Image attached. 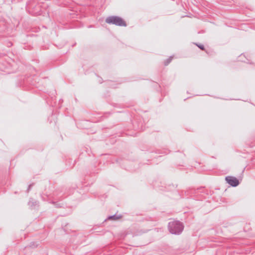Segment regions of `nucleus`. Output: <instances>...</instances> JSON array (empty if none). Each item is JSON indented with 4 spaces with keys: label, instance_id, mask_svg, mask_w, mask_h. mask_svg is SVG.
Instances as JSON below:
<instances>
[{
    "label": "nucleus",
    "instance_id": "nucleus-9",
    "mask_svg": "<svg viewBox=\"0 0 255 255\" xmlns=\"http://www.w3.org/2000/svg\"><path fill=\"white\" fill-rule=\"evenodd\" d=\"M196 46H198L200 49L202 50H205L204 46L201 44H196Z\"/></svg>",
    "mask_w": 255,
    "mask_h": 255
},
{
    "label": "nucleus",
    "instance_id": "nucleus-10",
    "mask_svg": "<svg viewBox=\"0 0 255 255\" xmlns=\"http://www.w3.org/2000/svg\"><path fill=\"white\" fill-rule=\"evenodd\" d=\"M33 185V184H31L28 186V188L27 189V192H29L30 190V189Z\"/></svg>",
    "mask_w": 255,
    "mask_h": 255
},
{
    "label": "nucleus",
    "instance_id": "nucleus-4",
    "mask_svg": "<svg viewBox=\"0 0 255 255\" xmlns=\"http://www.w3.org/2000/svg\"><path fill=\"white\" fill-rule=\"evenodd\" d=\"M39 204L38 201L31 198L28 202V205L33 208H35L36 207H38Z\"/></svg>",
    "mask_w": 255,
    "mask_h": 255
},
{
    "label": "nucleus",
    "instance_id": "nucleus-5",
    "mask_svg": "<svg viewBox=\"0 0 255 255\" xmlns=\"http://www.w3.org/2000/svg\"><path fill=\"white\" fill-rule=\"evenodd\" d=\"M122 217V216L121 215H117V214H115L112 216H110L107 218V220H117L121 219Z\"/></svg>",
    "mask_w": 255,
    "mask_h": 255
},
{
    "label": "nucleus",
    "instance_id": "nucleus-2",
    "mask_svg": "<svg viewBox=\"0 0 255 255\" xmlns=\"http://www.w3.org/2000/svg\"><path fill=\"white\" fill-rule=\"evenodd\" d=\"M105 22L108 24H114L119 26L126 27L127 26L124 19L118 16H109L106 18Z\"/></svg>",
    "mask_w": 255,
    "mask_h": 255
},
{
    "label": "nucleus",
    "instance_id": "nucleus-3",
    "mask_svg": "<svg viewBox=\"0 0 255 255\" xmlns=\"http://www.w3.org/2000/svg\"><path fill=\"white\" fill-rule=\"evenodd\" d=\"M225 180L228 184L232 187H237L240 183L239 180L236 177L232 176H226Z\"/></svg>",
    "mask_w": 255,
    "mask_h": 255
},
{
    "label": "nucleus",
    "instance_id": "nucleus-11",
    "mask_svg": "<svg viewBox=\"0 0 255 255\" xmlns=\"http://www.w3.org/2000/svg\"><path fill=\"white\" fill-rule=\"evenodd\" d=\"M41 196L42 200L44 201H45L46 199L44 196H45V194H43V195L41 194ZM45 196H46V197H48V195L47 194H45Z\"/></svg>",
    "mask_w": 255,
    "mask_h": 255
},
{
    "label": "nucleus",
    "instance_id": "nucleus-1",
    "mask_svg": "<svg viewBox=\"0 0 255 255\" xmlns=\"http://www.w3.org/2000/svg\"><path fill=\"white\" fill-rule=\"evenodd\" d=\"M184 226L182 222L179 221H173L168 223V229L172 234L179 235L183 231Z\"/></svg>",
    "mask_w": 255,
    "mask_h": 255
},
{
    "label": "nucleus",
    "instance_id": "nucleus-8",
    "mask_svg": "<svg viewBox=\"0 0 255 255\" xmlns=\"http://www.w3.org/2000/svg\"><path fill=\"white\" fill-rule=\"evenodd\" d=\"M173 57L172 56L169 57L164 61V65L165 66L168 65L172 61Z\"/></svg>",
    "mask_w": 255,
    "mask_h": 255
},
{
    "label": "nucleus",
    "instance_id": "nucleus-6",
    "mask_svg": "<svg viewBox=\"0 0 255 255\" xmlns=\"http://www.w3.org/2000/svg\"><path fill=\"white\" fill-rule=\"evenodd\" d=\"M203 188H204V187H203L198 188L197 189H195L193 188V189H191L190 191H187V192H189V193H191V194H196L198 192V191H200V190L203 189Z\"/></svg>",
    "mask_w": 255,
    "mask_h": 255
},
{
    "label": "nucleus",
    "instance_id": "nucleus-12",
    "mask_svg": "<svg viewBox=\"0 0 255 255\" xmlns=\"http://www.w3.org/2000/svg\"><path fill=\"white\" fill-rule=\"evenodd\" d=\"M54 196H57V194H56V193H54Z\"/></svg>",
    "mask_w": 255,
    "mask_h": 255
},
{
    "label": "nucleus",
    "instance_id": "nucleus-7",
    "mask_svg": "<svg viewBox=\"0 0 255 255\" xmlns=\"http://www.w3.org/2000/svg\"><path fill=\"white\" fill-rule=\"evenodd\" d=\"M48 202L49 203H51V204H52L54 205L55 206V207H57V208H61V207H62V205H63V204L58 203V202H55V201H53L49 200Z\"/></svg>",
    "mask_w": 255,
    "mask_h": 255
}]
</instances>
